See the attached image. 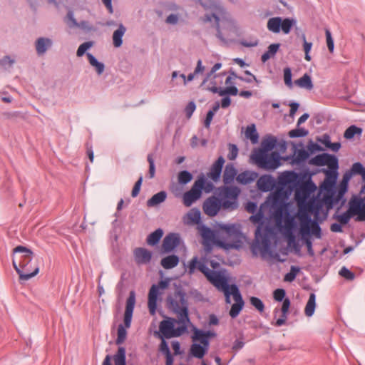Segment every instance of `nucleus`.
Returning <instances> with one entry per match:
<instances>
[{"label": "nucleus", "instance_id": "13", "mask_svg": "<svg viewBox=\"0 0 365 365\" xmlns=\"http://www.w3.org/2000/svg\"><path fill=\"white\" fill-rule=\"evenodd\" d=\"M207 280L220 291L225 290L231 287L229 284L228 277L220 271L214 270Z\"/></svg>", "mask_w": 365, "mask_h": 365}, {"label": "nucleus", "instance_id": "18", "mask_svg": "<svg viewBox=\"0 0 365 365\" xmlns=\"http://www.w3.org/2000/svg\"><path fill=\"white\" fill-rule=\"evenodd\" d=\"M180 237L178 233H169L163 240L162 250L164 252H173L180 244Z\"/></svg>", "mask_w": 365, "mask_h": 365}, {"label": "nucleus", "instance_id": "45", "mask_svg": "<svg viewBox=\"0 0 365 365\" xmlns=\"http://www.w3.org/2000/svg\"><path fill=\"white\" fill-rule=\"evenodd\" d=\"M178 178L180 185H186L192 180V175L187 170H182L178 173Z\"/></svg>", "mask_w": 365, "mask_h": 365}, {"label": "nucleus", "instance_id": "30", "mask_svg": "<svg viewBox=\"0 0 365 365\" xmlns=\"http://www.w3.org/2000/svg\"><path fill=\"white\" fill-rule=\"evenodd\" d=\"M193 341H199L202 344V346H205L208 350L210 341L206 336L204 335V331L196 327L193 329Z\"/></svg>", "mask_w": 365, "mask_h": 365}, {"label": "nucleus", "instance_id": "16", "mask_svg": "<svg viewBox=\"0 0 365 365\" xmlns=\"http://www.w3.org/2000/svg\"><path fill=\"white\" fill-rule=\"evenodd\" d=\"M338 161L339 160L336 155L324 153L318 154L310 159L309 163L317 166L327 165L328 167H330Z\"/></svg>", "mask_w": 365, "mask_h": 365}, {"label": "nucleus", "instance_id": "20", "mask_svg": "<svg viewBox=\"0 0 365 365\" xmlns=\"http://www.w3.org/2000/svg\"><path fill=\"white\" fill-rule=\"evenodd\" d=\"M133 255L138 264H148L152 259V252L143 247L135 248Z\"/></svg>", "mask_w": 365, "mask_h": 365}, {"label": "nucleus", "instance_id": "64", "mask_svg": "<svg viewBox=\"0 0 365 365\" xmlns=\"http://www.w3.org/2000/svg\"><path fill=\"white\" fill-rule=\"evenodd\" d=\"M221 207H223V209L235 210L237 207V205L235 200L225 198L223 201L221 200Z\"/></svg>", "mask_w": 365, "mask_h": 365}, {"label": "nucleus", "instance_id": "6", "mask_svg": "<svg viewBox=\"0 0 365 365\" xmlns=\"http://www.w3.org/2000/svg\"><path fill=\"white\" fill-rule=\"evenodd\" d=\"M353 216H356V221H365V211L362 210L354 196L349 200L348 210L337 215L336 218L341 225H346Z\"/></svg>", "mask_w": 365, "mask_h": 365}, {"label": "nucleus", "instance_id": "53", "mask_svg": "<svg viewBox=\"0 0 365 365\" xmlns=\"http://www.w3.org/2000/svg\"><path fill=\"white\" fill-rule=\"evenodd\" d=\"M299 270L300 269L298 267L292 266L290 272L285 274L284 280L289 282L294 281Z\"/></svg>", "mask_w": 365, "mask_h": 365}, {"label": "nucleus", "instance_id": "23", "mask_svg": "<svg viewBox=\"0 0 365 365\" xmlns=\"http://www.w3.org/2000/svg\"><path fill=\"white\" fill-rule=\"evenodd\" d=\"M290 304H291V302H290V300L289 298H285V299L282 302V307H281V312H282V316L280 318H279L274 325L277 326V327H281L282 325L284 324L285 322H286V320L287 319V315H288V312H289V309L290 307Z\"/></svg>", "mask_w": 365, "mask_h": 365}, {"label": "nucleus", "instance_id": "24", "mask_svg": "<svg viewBox=\"0 0 365 365\" xmlns=\"http://www.w3.org/2000/svg\"><path fill=\"white\" fill-rule=\"evenodd\" d=\"M52 46V41L48 38L40 37L36 41V50L38 55L43 54Z\"/></svg>", "mask_w": 365, "mask_h": 365}, {"label": "nucleus", "instance_id": "3", "mask_svg": "<svg viewBox=\"0 0 365 365\" xmlns=\"http://www.w3.org/2000/svg\"><path fill=\"white\" fill-rule=\"evenodd\" d=\"M299 220V234L307 246L308 255L311 257H314V252L312 248L311 237L314 235L316 238L321 239L322 236V228L317 220L312 219L308 213H302L300 215Z\"/></svg>", "mask_w": 365, "mask_h": 365}, {"label": "nucleus", "instance_id": "37", "mask_svg": "<svg viewBox=\"0 0 365 365\" xmlns=\"http://www.w3.org/2000/svg\"><path fill=\"white\" fill-rule=\"evenodd\" d=\"M295 84L300 88H304L308 90L313 88L312 78L307 73L304 74L301 78L295 81Z\"/></svg>", "mask_w": 365, "mask_h": 365}, {"label": "nucleus", "instance_id": "9", "mask_svg": "<svg viewBox=\"0 0 365 365\" xmlns=\"http://www.w3.org/2000/svg\"><path fill=\"white\" fill-rule=\"evenodd\" d=\"M262 215L260 213L250 217L252 221L259 223L255 232L256 242L257 243H262L265 248H268L269 246L268 233L270 229L267 225H264V222L262 221Z\"/></svg>", "mask_w": 365, "mask_h": 365}, {"label": "nucleus", "instance_id": "17", "mask_svg": "<svg viewBox=\"0 0 365 365\" xmlns=\"http://www.w3.org/2000/svg\"><path fill=\"white\" fill-rule=\"evenodd\" d=\"M135 304V292L131 290L126 300L125 311L124 314V327L129 328L131 325L133 314Z\"/></svg>", "mask_w": 365, "mask_h": 365}, {"label": "nucleus", "instance_id": "36", "mask_svg": "<svg viewBox=\"0 0 365 365\" xmlns=\"http://www.w3.org/2000/svg\"><path fill=\"white\" fill-rule=\"evenodd\" d=\"M163 235V231L161 228L155 230L151 232L147 237V243L150 245H156Z\"/></svg>", "mask_w": 365, "mask_h": 365}, {"label": "nucleus", "instance_id": "41", "mask_svg": "<svg viewBox=\"0 0 365 365\" xmlns=\"http://www.w3.org/2000/svg\"><path fill=\"white\" fill-rule=\"evenodd\" d=\"M191 354L197 359H202L207 352V348L199 344H193L190 349Z\"/></svg>", "mask_w": 365, "mask_h": 365}, {"label": "nucleus", "instance_id": "27", "mask_svg": "<svg viewBox=\"0 0 365 365\" xmlns=\"http://www.w3.org/2000/svg\"><path fill=\"white\" fill-rule=\"evenodd\" d=\"M237 175V170L232 163H228L225 166L223 173V181L225 184L231 183Z\"/></svg>", "mask_w": 365, "mask_h": 365}, {"label": "nucleus", "instance_id": "46", "mask_svg": "<svg viewBox=\"0 0 365 365\" xmlns=\"http://www.w3.org/2000/svg\"><path fill=\"white\" fill-rule=\"evenodd\" d=\"M230 292L233 297L234 300L235 301V303H240L242 304H245V302L242 299V294L239 290L238 287L236 284H233L231 285Z\"/></svg>", "mask_w": 365, "mask_h": 365}, {"label": "nucleus", "instance_id": "48", "mask_svg": "<svg viewBox=\"0 0 365 365\" xmlns=\"http://www.w3.org/2000/svg\"><path fill=\"white\" fill-rule=\"evenodd\" d=\"M309 156V152L308 150H306L304 148L299 149L297 150V155L294 159V162L298 164L302 163L308 159Z\"/></svg>", "mask_w": 365, "mask_h": 365}, {"label": "nucleus", "instance_id": "7", "mask_svg": "<svg viewBox=\"0 0 365 365\" xmlns=\"http://www.w3.org/2000/svg\"><path fill=\"white\" fill-rule=\"evenodd\" d=\"M176 322H178V320L174 318H168L166 320H163L159 326L160 331L162 334L160 337L170 339L179 336L187 330V326L190 323H180L182 325L175 329V323Z\"/></svg>", "mask_w": 365, "mask_h": 365}, {"label": "nucleus", "instance_id": "1", "mask_svg": "<svg viewBox=\"0 0 365 365\" xmlns=\"http://www.w3.org/2000/svg\"><path fill=\"white\" fill-rule=\"evenodd\" d=\"M277 139L269 137L262 142V148L255 149L251 155L253 162L260 168L267 170H275L281 165V156L278 152H268L277 145Z\"/></svg>", "mask_w": 365, "mask_h": 365}, {"label": "nucleus", "instance_id": "26", "mask_svg": "<svg viewBox=\"0 0 365 365\" xmlns=\"http://www.w3.org/2000/svg\"><path fill=\"white\" fill-rule=\"evenodd\" d=\"M126 31V28L123 24H120L118 28L113 32V43L115 47L119 48L123 44V36Z\"/></svg>", "mask_w": 365, "mask_h": 365}, {"label": "nucleus", "instance_id": "63", "mask_svg": "<svg viewBox=\"0 0 365 365\" xmlns=\"http://www.w3.org/2000/svg\"><path fill=\"white\" fill-rule=\"evenodd\" d=\"M350 170L354 175L358 174L361 175L364 172L365 167L361 163L357 162L352 165Z\"/></svg>", "mask_w": 365, "mask_h": 365}, {"label": "nucleus", "instance_id": "21", "mask_svg": "<svg viewBox=\"0 0 365 365\" xmlns=\"http://www.w3.org/2000/svg\"><path fill=\"white\" fill-rule=\"evenodd\" d=\"M225 160L222 156H220L210 168V171L207 174L214 182H217L221 176L222 168Z\"/></svg>", "mask_w": 365, "mask_h": 365}, {"label": "nucleus", "instance_id": "58", "mask_svg": "<svg viewBox=\"0 0 365 365\" xmlns=\"http://www.w3.org/2000/svg\"><path fill=\"white\" fill-rule=\"evenodd\" d=\"M238 89L236 86H228L227 88H225V89L223 90H220V91L219 92V95L221 96H237L238 94Z\"/></svg>", "mask_w": 365, "mask_h": 365}, {"label": "nucleus", "instance_id": "31", "mask_svg": "<svg viewBox=\"0 0 365 365\" xmlns=\"http://www.w3.org/2000/svg\"><path fill=\"white\" fill-rule=\"evenodd\" d=\"M167 197V192L165 191H160L153 195L148 200L146 204L148 207H154L163 202Z\"/></svg>", "mask_w": 365, "mask_h": 365}, {"label": "nucleus", "instance_id": "29", "mask_svg": "<svg viewBox=\"0 0 365 365\" xmlns=\"http://www.w3.org/2000/svg\"><path fill=\"white\" fill-rule=\"evenodd\" d=\"M179 257L175 255L167 256L161 259V265L166 269L175 267L179 263Z\"/></svg>", "mask_w": 365, "mask_h": 365}, {"label": "nucleus", "instance_id": "61", "mask_svg": "<svg viewBox=\"0 0 365 365\" xmlns=\"http://www.w3.org/2000/svg\"><path fill=\"white\" fill-rule=\"evenodd\" d=\"M93 46L92 41H86L81 44L77 50L76 55L79 57L83 56L86 51Z\"/></svg>", "mask_w": 365, "mask_h": 365}, {"label": "nucleus", "instance_id": "40", "mask_svg": "<svg viewBox=\"0 0 365 365\" xmlns=\"http://www.w3.org/2000/svg\"><path fill=\"white\" fill-rule=\"evenodd\" d=\"M245 136L246 138L250 139L253 144H255L258 142L259 134L257 131L255 124H251L247 127L245 130Z\"/></svg>", "mask_w": 365, "mask_h": 365}, {"label": "nucleus", "instance_id": "42", "mask_svg": "<svg viewBox=\"0 0 365 365\" xmlns=\"http://www.w3.org/2000/svg\"><path fill=\"white\" fill-rule=\"evenodd\" d=\"M230 73L234 78H238L239 80L248 83H252V81H255L257 83H259V81L257 79L256 76L248 70L245 71V74H246L247 76H250V78H244L242 76H237V74L233 71H230Z\"/></svg>", "mask_w": 365, "mask_h": 365}, {"label": "nucleus", "instance_id": "25", "mask_svg": "<svg viewBox=\"0 0 365 365\" xmlns=\"http://www.w3.org/2000/svg\"><path fill=\"white\" fill-rule=\"evenodd\" d=\"M195 184H197L198 188L200 189V192L202 193V190H205L206 193L210 192L214 189V185L212 182L207 181V178L203 174H201L197 180L195 182Z\"/></svg>", "mask_w": 365, "mask_h": 365}, {"label": "nucleus", "instance_id": "62", "mask_svg": "<svg viewBox=\"0 0 365 365\" xmlns=\"http://www.w3.org/2000/svg\"><path fill=\"white\" fill-rule=\"evenodd\" d=\"M197 269L203 273L207 279L210 277L214 270L209 269V267L203 262H200L197 265Z\"/></svg>", "mask_w": 365, "mask_h": 365}, {"label": "nucleus", "instance_id": "32", "mask_svg": "<svg viewBox=\"0 0 365 365\" xmlns=\"http://www.w3.org/2000/svg\"><path fill=\"white\" fill-rule=\"evenodd\" d=\"M279 43H272L269 45L267 50L262 55L261 61L263 63L267 61L270 58L274 57L279 48Z\"/></svg>", "mask_w": 365, "mask_h": 365}, {"label": "nucleus", "instance_id": "8", "mask_svg": "<svg viewBox=\"0 0 365 365\" xmlns=\"http://www.w3.org/2000/svg\"><path fill=\"white\" fill-rule=\"evenodd\" d=\"M296 21L293 19L282 18L279 16L270 18L267 24V29L274 34H279L282 30L284 34L290 33Z\"/></svg>", "mask_w": 365, "mask_h": 365}, {"label": "nucleus", "instance_id": "47", "mask_svg": "<svg viewBox=\"0 0 365 365\" xmlns=\"http://www.w3.org/2000/svg\"><path fill=\"white\" fill-rule=\"evenodd\" d=\"M308 134H309L308 130H307L304 128H295V129L291 130L289 132L288 135L291 138H303V137L307 136Z\"/></svg>", "mask_w": 365, "mask_h": 365}, {"label": "nucleus", "instance_id": "50", "mask_svg": "<svg viewBox=\"0 0 365 365\" xmlns=\"http://www.w3.org/2000/svg\"><path fill=\"white\" fill-rule=\"evenodd\" d=\"M204 69H205V67L202 66V61L200 59H199L197 61V66H196V67L195 68L194 72L193 73H190L187 76V78H186L187 82L192 81L194 79L195 76L196 75H197L198 73L203 72Z\"/></svg>", "mask_w": 365, "mask_h": 365}, {"label": "nucleus", "instance_id": "44", "mask_svg": "<svg viewBox=\"0 0 365 365\" xmlns=\"http://www.w3.org/2000/svg\"><path fill=\"white\" fill-rule=\"evenodd\" d=\"M240 190L237 187H227L225 189L224 196L225 198L236 200L239 195Z\"/></svg>", "mask_w": 365, "mask_h": 365}, {"label": "nucleus", "instance_id": "14", "mask_svg": "<svg viewBox=\"0 0 365 365\" xmlns=\"http://www.w3.org/2000/svg\"><path fill=\"white\" fill-rule=\"evenodd\" d=\"M221 208V200L215 196H211L207 198L202 205L204 212L210 216H215Z\"/></svg>", "mask_w": 365, "mask_h": 365}, {"label": "nucleus", "instance_id": "54", "mask_svg": "<svg viewBox=\"0 0 365 365\" xmlns=\"http://www.w3.org/2000/svg\"><path fill=\"white\" fill-rule=\"evenodd\" d=\"M292 70L289 67H286L284 69V81L286 86H287L289 88H292L293 87L292 84Z\"/></svg>", "mask_w": 365, "mask_h": 365}, {"label": "nucleus", "instance_id": "33", "mask_svg": "<svg viewBox=\"0 0 365 365\" xmlns=\"http://www.w3.org/2000/svg\"><path fill=\"white\" fill-rule=\"evenodd\" d=\"M115 365H126V351L123 346H120L113 356Z\"/></svg>", "mask_w": 365, "mask_h": 365}, {"label": "nucleus", "instance_id": "39", "mask_svg": "<svg viewBox=\"0 0 365 365\" xmlns=\"http://www.w3.org/2000/svg\"><path fill=\"white\" fill-rule=\"evenodd\" d=\"M255 173L250 171H245L240 173L237 177V180L243 185L250 183L255 180Z\"/></svg>", "mask_w": 365, "mask_h": 365}, {"label": "nucleus", "instance_id": "43", "mask_svg": "<svg viewBox=\"0 0 365 365\" xmlns=\"http://www.w3.org/2000/svg\"><path fill=\"white\" fill-rule=\"evenodd\" d=\"M300 187L302 190L307 194H310L317 189L315 183L310 178L305 182H300Z\"/></svg>", "mask_w": 365, "mask_h": 365}, {"label": "nucleus", "instance_id": "49", "mask_svg": "<svg viewBox=\"0 0 365 365\" xmlns=\"http://www.w3.org/2000/svg\"><path fill=\"white\" fill-rule=\"evenodd\" d=\"M322 207V203L319 201L317 202H312L309 205V210L314 213L315 218V220H317L319 212Z\"/></svg>", "mask_w": 365, "mask_h": 365}, {"label": "nucleus", "instance_id": "38", "mask_svg": "<svg viewBox=\"0 0 365 365\" xmlns=\"http://www.w3.org/2000/svg\"><path fill=\"white\" fill-rule=\"evenodd\" d=\"M363 129L355 125H350L344 132V138L347 140H351L356 135L361 136Z\"/></svg>", "mask_w": 365, "mask_h": 365}, {"label": "nucleus", "instance_id": "55", "mask_svg": "<svg viewBox=\"0 0 365 365\" xmlns=\"http://www.w3.org/2000/svg\"><path fill=\"white\" fill-rule=\"evenodd\" d=\"M147 160L149 163V170H148L149 178H153L155 177V162H154V159H153V155L152 153H149L148 155Z\"/></svg>", "mask_w": 365, "mask_h": 365}, {"label": "nucleus", "instance_id": "10", "mask_svg": "<svg viewBox=\"0 0 365 365\" xmlns=\"http://www.w3.org/2000/svg\"><path fill=\"white\" fill-rule=\"evenodd\" d=\"M169 284L168 279L160 280L158 285L153 284L148 293V309L150 314L154 315L157 309L158 297L159 294V289H165Z\"/></svg>", "mask_w": 365, "mask_h": 365}, {"label": "nucleus", "instance_id": "15", "mask_svg": "<svg viewBox=\"0 0 365 365\" xmlns=\"http://www.w3.org/2000/svg\"><path fill=\"white\" fill-rule=\"evenodd\" d=\"M14 254L21 253L22 254L19 257V262L17 266L23 269L24 267L29 266V263L33 261L34 252L29 248L19 245L13 250Z\"/></svg>", "mask_w": 365, "mask_h": 365}, {"label": "nucleus", "instance_id": "12", "mask_svg": "<svg viewBox=\"0 0 365 365\" xmlns=\"http://www.w3.org/2000/svg\"><path fill=\"white\" fill-rule=\"evenodd\" d=\"M338 169L339 161L329 167V169H323V173L325 174V180L322 185L323 189L328 190L333 188L339 175Z\"/></svg>", "mask_w": 365, "mask_h": 365}, {"label": "nucleus", "instance_id": "56", "mask_svg": "<svg viewBox=\"0 0 365 365\" xmlns=\"http://www.w3.org/2000/svg\"><path fill=\"white\" fill-rule=\"evenodd\" d=\"M302 38H303V41H304V43H303L304 51V53H305L304 58L307 61H310L312 60V57L309 55V52H310V51L312 49V43L307 42L306 41L305 35L302 36Z\"/></svg>", "mask_w": 365, "mask_h": 365}, {"label": "nucleus", "instance_id": "60", "mask_svg": "<svg viewBox=\"0 0 365 365\" xmlns=\"http://www.w3.org/2000/svg\"><path fill=\"white\" fill-rule=\"evenodd\" d=\"M326 40L328 49L331 53L334 52V39L331 36V31L329 29L325 30Z\"/></svg>", "mask_w": 365, "mask_h": 365}, {"label": "nucleus", "instance_id": "19", "mask_svg": "<svg viewBox=\"0 0 365 365\" xmlns=\"http://www.w3.org/2000/svg\"><path fill=\"white\" fill-rule=\"evenodd\" d=\"M198 186L199 185H197V184L194 182L191 189L183 194V204L186 207L191 206L194 202H195L201 197L202 194L200 191V189L198 188Z\"/></svg>", "mask_w": 365, "mask_h": 365}, {"label": "nucleus", "instance_id": "51", "mask_svg": "<svg viewBox=\"0 0 365 365\" xmlns=\"http://www.w3.org/2000/svg\"><path fill=\"white\" fill-rule=\"evenodd\" d=\"M126 328L123 324H120L118 327V336L116 339V344H121L126 338Z\"/></svg>", "mask_w": 365, "mask_h": 365}, {"label": "nucleus", "instance_id": "57", "mask_svg": "<svg viewBox=\"0 0 365 365\" xmlns=\"http://www.w3.org/2000/svg\"><path fill=\"white\" fill-rule=\"evenodd\" d=\"M243 307H244V304H242L240 303L233 304L230 310V313H229L230 316L233 319L236 318L240 314Z\"/></svg>", "mask_w": 365, "mask_h": 365}, {"label": "nucleus", "instance_id": "52", "mask_svg": "<svg viewBox=\"0 0 365 365\" xmlns=\"http://www.w3.org/2000/svg\"><path fill=\"white\" fill-rule=\"evenodd\" d=\"M250 304L256 308L259 312H262L264 309L263 302L257 297H251L250 299Z\"/></svg>", "mask_w": 365, "mask_h": 365}, {"label": "nucleus", "instance_id": "59", "mask_svg": "<svg viewBox=\"0 0 365 365\" xmlns=\"http://www.w3.org/2000/svg\"><path fill=\"white\" fill-rule=\"evenodd\" d=\"M339 274L347 280L352 281L355 278V274L346 267H343L340 269Z\"/></svg>", "mask_w": 365, "mask_h": 365}, {"label": "nucleus", "instance_id": "28", "mask_svg": "<svg viewBox=\"0 0 365 365\" xmlns=\"http://www.w3.org/2000/svg\"><path fill=\"white\" fill-rule=\"evenodd\" d=\"M330 192H328L324 195L323 201L327 207V209L331 210L334 205L338 203L341 200H338V195H335V192L333 189L329 190Z\"/></svg>", "mask_w": 365, "mask_h": 365}, {"label": "nucleus", "instance_id": "34", "mask_svg": "<svg viewBox=\"0 0 365 365\" xmlns=\"http://www.w3.org/2000/svg\"><path fill=\"white\" fill-rule=\"evenodd\" d=\"M220 229L225 231L226 235L229 237L238 238L240 231L235 225H221Z\"/></svg>", "mask_w": 365, "mask_h": 365}, {"label": "nucleus", "instance_id": "11", "mask_svg": "<svg viewBox=\"0 0 365 365\" xmlns=\"http://www.w3.org/2000/svg\"><path fill=\"white\" fill-rule=\"evenodd\" d=\"M12 263L14 268L19 274V278L21 280H29L36 276L39 272V267L36 261H32L29 263V266L24 267L23 269H21L20 267L17 266L14 258L13 259Z\"/></svg>", "mask_w": 365, "mask_h": 365}, {"label": "nucleus", "instance_id": "5", "mask_svg": "<svg viewBox=\"0 0 365 365\" xmlns=\"http://www.w3.org/2000/svg\"><path fill=\"white\" fill-rule=\"evenodd\" d=\"M201 235L203 240L202 244L204 245L205 250L207 251L211 250L214 243L226 250L238 249L240 247L239 240L233 242H227L221 240H215L214 231L206 225L202 226Z\"/></svg>", "mask_w": 365, "mask_h": 365}, {"label": "nucleus", "instance_id": "35", "mask_svg": "<svg viewBox=\"0 0 365 365\" xmlns=\"http://www.w3.org/2000/svg\"><path fill=\"white\" fill-rule=\"evenodd\" d=\"M316 307V295L314 293H311L308 302L306 304L304 313L307 317H312L315 311Z\"/></svg>", "mask_w": 365, "mask_h": 365}, {"label": "nucleus", "instance_id": "22", "mask_svg": "<svg viewBox=\"0 0 365 365\" xmlns=\"http://www.w3.org/2000/svg\"><path fill=\"white\" fill-rule=\"evenodd\" d=\"M276 186V181L272 175H264L257 181V187L262 192H268Z\"/></svg>", "mask_w": 365, "mask_h": 365}, {"label": "nucleus", "instance_id": "4", "mask_svg": "<svg viewBox=\"0 0 365 365\" xmlns=\"http://www.w3.org/2000/svg\"><path fill=\"white\" fill-rule=\"evenodd\" d=\"M302 181L301 174L293 170L284 172L278 178L277 190L288 195L300 185Z\"/></svg>", "mask_w": 365, "mask_h": 365}, {"label": "nucleus", "instance_id": "2", "mask_svg": "<svg viewBox=\"0 0 365 365\" xmlns=\"http://www.w3.org/2000/svg\"><path fill=\"white\" fill-rule=\"evenodd\" d=\"M187 293L181 286H177L173 293L166 298L167 308L178 317V323L190 322Z\"/></svg>", "mask_w": 365, "mask_h": 365}]
</instances>
